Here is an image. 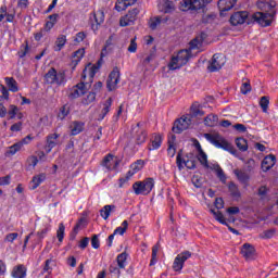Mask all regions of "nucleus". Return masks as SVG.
Instances as JSON below:
<instances>
[{
	"label": "nucleus",
	"instance_id": "nucleus-24",
	"mask_svg": "<svg viewBox=\"0 0 278 278\" xmlns=\"http://www.w3.org/2000/svg\"><path fill=\"white\" fill-rule=\"evenodd\" d=\"M11 277H13V278L27 277V267H25V265H23V264L14 266L11 271Z\"/></svg>",
	"mask_w": 278,
	"mask_h": 278
},
{
	"label": "nucleus",
	"instance_id": "nucleus-26",
	"mask_svg": "<svg viewBox=\"0 0 278 278\" xmlns=\"http://www.w3.org/2000/svg\"><path fill=\"white\" fill-rule=\"evenodd\" d=\"M86 55V49L79 48L72 54V66H77L84 60V56Z\"/></svg>",
	"mask_w": 278,
	"mask_h": 278
},
{
	"label": "nucleus",
	"instance_id": "nucleus-59",
	"mask_svg": "<svg viewBox=\"0 0 278 278\" xmlns=\"http://www.w3.org/2000/svg\"><path fill=\"white\" fill-rule=\"evenodd\" d=\"M251 92V83L245 81L241 85V94H249Z\"/></svg>",
	"mask_w": 278,
	"mask_h": 278
},
{
	"label": "nucleus",
	"instance_id": "nucleus-17",
	"mask_svg": "<svg viewBox=\"0 0 278 278\" xmlns=\"http://www.w3.org/2000/svg\"><path fill=\"white\" fill-rule=\"evenodd\" d=\"M238 3V0H218L217 8L220 16H227L229 10H233V7Z\"/></svg>",
	"mask_w": 278,
	"mask_h": 278
},
{
	"label": "nucleus",
	"instance_id": "nucleus-29",
	"mask_svg": "<svg viewBox=\"0 0 278 278\" xmlns=\"http://www.w3.org/2000/svg\"><path fill=\"white\" fill-rule=\"evenodd\" d=\"M100 70L97 68L96 65H92L91 67H86L84 71H83V74H81V79L83 81L86 79V77H89L90 80L94 79V75H97L99 73Z\"/></svg>",
	"mask_w": 278,
	"mask_h": 278
},
{
	"label": "nucleus",
	"instance_id": "nucleus-45",
	"mask_svg": "<svg viewBox=\"0 0 278 278\" xmlns=\"http://www.w3.org/2000/svg\"><path fill=\"white\" fill-rule=\"evenodd\" d=\"M64 236H66V226H64V223H60L56 230V238L59 242H64Z\"/></svg>",
	"mask_w": 278,
	"mask_h": 278
},
{
	"label": "nucleus",
	"instance_id": "nucleus-1",
	"mask_svg": "<svg viewBox=\"0 0 278 278\" xmlns=\"http://www.w3.org/2000/svg\"><path fill=\"white\" fill-rule=\"evenodd\" d=\"M205 140L213 144L216 149H223V151H227L228 153H231V155H236L237 151L236 148L232 147L227 139H225L220 134H204Z\"/></svg>",
	"mask_w": 278,
	"mask_h": 278
},
{
	"label": "nucleus",
	"instance_id": "nucleus-47",
	"mask_svg": "<svg viewBox=\"0 0 278 278\" xmlns=\"http://www.w3.org/2000/svg\"><path fill=\"white\" fill-rule=\"evenodd\" d=\"M51 231V225L46 224L41 230H38L36 236L39 238V240H45L47 238V233Z\"/></svg>",
	"mask_w": 278,
	"mask_h": 278
},
{
	"label": "nucleus",
	"instance_id": "nucleus-40",
	"mask_svg": "<svg viewBox=\"0 0 278 278\" xmlns=\"http://www.w3.org/2000/svg\"><path fill=\"white\" fill-rule=\"evenodd\" d=\"M84 123L83 122H73L72 129H71V135L72 136H79L81 131H84Z\"/></svg>",
	"mask_w": 278,
	"mask_h": 278
},
{
	"label": "nucleus",
	"instance_id": "nucleus-21",
	"mask_svg": "<svg viewBox=\"0 0 278 278\" xmlns=\"http://www.w3.org/2000/svg\"><path fill=\"white\" fill-rule=\"evenodd\" d=\"M275 164H277V156H275L274 154H268L263 159L261 163V168L263 173H268V170H270V168H273Z\"/></svg>",
	"mask_w": 278,
	"mask_h": 278
},
{
	"label": "nucleus",
	"instance_id": "nucleus-62",
	"mask_svg": "<svg viewBox=\"0 0 278 278\" xmlns=\"http://www.w3.org/2000/svg\"><path fill=\"white\" fill-rule=\"evenodd\" d=\"M215 207L216 210H223V207H225V200H223V198H216Z\"/></svg>",
	"mask_w": 278,
	"mask_h": 278
},
{
	"label": "nucleus",
	"instance_id": "nucleus-39",
	"mask_svg": "<svg viewBox=\"0 0 278 278\" xmlns=\"http://www.w3.org/2000/svg\"><path fill=\"white\" fill-rule=\"evenodd\" d=\"M21 149H23L22 143L16 142L9 147V150L5 151L4 155L5 157H12V155H16Z\"/></svg>",
	"mask_w": 278,
	"mask_h": 278
},
{
	"label": "nucleus",
	"instance_id": "nucleus-6",
	"mask_svg": "<svg viewBox=\"0 0 278 278\" xmlns=\"http://www.w3.org/2000/svg\"><path fill=\"white\" fill-rule=\"evenodd\" d=\"M134 138L136 140V144H144L147 142V138L149 134L144 128V123L139 122L136 126L132 127Z\"/></svg>",
	"mask_w": 278,
	"mask_h": 278
},
{
	"label": "nucleus",
	"instance_id": "nucleus-20",
	"mask_svg": "<svg viewBox=\"0 0 278 278\" xmlns=\"http://www.w3.org/2000/svg\"><path fill=\"white\" fill-rule=\"evenodd\" d=\"M58 138H60V135L58 132L50 134L46 137V146L45 151L47 154H49L55 147H58Z\"/></svg>",
	"mask_w": 278,
	"mask_h": 278
},
{
	"label": "nucleus",
	"instance_id": "nucleus-41",
	"mask_svg": "<svg viewBox=\"0 0 278 278\" xmlns=\"http://www.w3.org/2000/svg\"><path fill=\"white\" fill-rule=\"evenodd\" d=\"M68 114H71V104L66 103L59 110V114H58L59 121H64V118H66Z\"/></svg>",
	"mask_w": 278,
	"mask_h": 278
},
{
	"label": "nucleus",
	"instance_id": "nucleus-49",
	"mask_svg": "<svg viewBox=\"0 0 278 278\" xmlns=\"http://www.w3.org/2000/svg\"><path fill=\"white\" fill-rule=\"evenodd\" d=\"M198 160L204 168H210V163L207 162V154L204 151L199 152Z\"/></svg>",
	"mask_w": 278,
	"mask_h": 278
},
{
	"label": "nucleus",
	"instance_id": "nucleus-50",
	"mask_svg": "<svg viewBox=\"0 0 278 278\" xmlns=\"http://www.w3.org/2000/svg\"><path fill=\"white\" fill-rule=\"evenodd\" d=\"M162 21L163 20L160 16H155V17L150 18V22H149L150 29H152V30L157 29V25H162Z\"/></svg>",
	"mask_w": 278,
	"mask_h": 278
},
{
	"label": "nucleus",
	"instance_id": "nucleus-35",
	"mask_svg": "<svg viewBox=\"0 0 278 278\" xmlns=\"http://www.w3.org/2000/svg\"><path fill=\"white\" fill-rule=\"evenodd\" d=\"M205 127H216L218 125V115L216 114H208L204 118Z\"/></svg>",
	"mask_w": 278,
	"mask_h": 278
},
{
	"label": "nucleus",
	"instance_id": "nucleus-15",
	"mask_svg": "<svg viewBox=\"0 0 278 278\" xmlns=\"http://www.w3.org/2000/svg\"><path fill=\"white\" fill-rule=\"evenodd\" d=\"M249 18V13L247 11H237L230 16V25L238 27V25H244Z\"/></svg>",
	"mask_w": 278,
	"mask_h": 278
},
{
	"label": "nucleus",
	"instance_id": "nucleus-8",
	"mask_svg": "<svg viewBox=\"0 0 278 278\" xmlns=\"http://www.w3.org/2000/svg\"><path fill=\"white\" fill-rule=\"evenodd\" d=\"M86 92H88V83L80 81L70 89V93L67 94V97L71 101H75V99L84 97Z\"/></svg>",
	"mask_w": 278,
	"mask_h": 278
},
{
	"label": "nucleus",
	"instance_id": "nucleus-16",
	"mask_svg": "<svg viewBox=\"0 0 278 278\" xmlns=\"http://www.w3.org/2000/svg\"><path fill=\"white\" fill-rule=\"evenodd\" d=\"M176 164L179 170H184L185 166L189 170H194V168H197V162L190 159L186 161L184 157H181V152H179L176 156Z\"/></svg>",
	"mask_w": 278,
	"mask_h": 278
},
{
	"label": "nucleus",
	"instance_id": "nucleus-28",
	"mask_svg": "<svg viewBox=\"0 0 278 278\" xmlns=\"http://www.w3.org/2000/svg\"><path fill=\"white\" fill-rule=\"evenodd\" d=\"M211 169L216 173V177L219 179L220 182H223L224 185L227 184V175L225 174V170H223V167H220L219 164H214Z\"/></svg>",
	"mask_w": 278,
	"mask_h": 278
},
{
	"label": "nucleus",
	"instance_id": "nucleus-3",
	"mask_svg": "<svg viewBox=\"0 0 278 278\" xmlns=\"http://www.w3.org/2000/svg\"><path fill=\"white\" fill-rule=\"evenodd\" d=\"M153 188H155V179L152 177L136 181L132 185V190L137 197H140V194L148 197V194H151Z\"/></svg>",
	"mask_w": 278,
	"mask_h": 278
},
{
	"label": "nucleus",
	"instance_id": "nucleus-23",
	"mask_svg": "<svg viewBox=\"0 0 278 278\" xmlns=\"http://www.w3.org/2000/svg\"><path fill=\"white\" fill-rule=\"evenodd\" d=\"M127 260H129V253H127V251H124L117 254L115 262H116V265L119 266L122 270H125V268H127V265L129 264Z\"/></svg>",
	"mask_w": 278,
	"mask_h": 278
},
{
	"label": "nucleus",
	"instance_id": "nucleus-44",
	"mask_svg": "<svg viewBox=\"0 0 278 278\" xmlns=\"http://www.w3.org/2000/svg\"><path fill=\"white\" fill-rule=\"evenodd\" d=\"M121 270H123L119 265H117L116 263H112L110 266H109V273L113 276V277H116V278H121Z\"/></svg>",
	"mask_w": 278,
	"mask_h": 278
},
{
	"label": "nucleus",
	"instance_id": "nucleus-64",
	"mask_svg": "<svg viewBox=\"0 0 278 278\" xmlns=\"http://www.w3.org/2000/svg\"><path fill=\"white\" fill-rule=\"evenodd\" d=\"M11 131H22L23 129V122H17L11 126Z\"/></svg>",
	"mask_w": 278,
	"mask_h": 278
},
{
	"label": "nucleus",
	"instance_id": "nucleus-52",
	"mask_svg": "<svg viewBox=\"0 0 278 278\" xmlns=\"http://www.w3.org/2000/svg\"><path fill=\"white\" fill-rule=\"evenodd\" d=\"M201 45H203V39H199V37L193 38L190 42H189V51H192L194 49H199V47H201Z\"/></svg>",
	"mask_w": 278,
	"mask_h": 278
},
{
	"label": "nucleus",
	"instance_id": "nucleus-31",
	"mask_svg": "<svg viewBox=\"0 0 278 278\" xmlns=\"http://www.w3.org/2000/svg\"><path fill=\"white\" fill-rule=\"evenodd\" d=\"M210 212L211 214H213L217 223H219L220 225H225L226 227H229V223H227V219H225V215H223V212L216 211L214 208H211Z\"/></svg>",
	"mask_w": 278,
	"mask_h": 278
},
{
	"label": "nucleus",
	"instance_id": "nucleus-56",
	"mask_svg": "<svg viewBox=\"0 0 278 278\" xmlns=\"http://www.w3.org/2000/svg\"><path fill=\"white\" fill-rule=\"evenodd\" d=\"M92 249H99L101 247V241L99 240V235H93L91 237Z\"/></svg>",
	"mask_w": 278,
	"mask_h": 278
},
{
	"label": "nucleus",
	"instance_id": "nucleus-34",
	"mask_svg": "<svg viewBox=\"0 0 278 278\" xmlns=\"http://www.w3.org/2000/svg\"><path fill=\"white\" fill-rule=\"evenodd\" d=\"M112 210H116V205H113V204L104 205L100 210L101 218H103L104 220H108L110 218V214H112Z\"/></svg>",
	"mask_w": 278,
	"mask_h": 278
},
{
	"label": "nucleus",
	"instance_id": "nucleus-18",
	"mask_svg": "<svg viewBox=\"0 0 278 278\" xmlns=\"http://www.w3.org/2000/svg\"><path fill=\"white\" fill-rule=\"evenodd\" d=\"M240 254L247 262L255 260V247L251 243H244L240 249Z\"/></svg>",
	"mask_w": 278,
	"mask_h": 278
},
{
	"label": "nucleus",
	"instance_id": "nucleus-63",
	"mask_svg": "<svg viewBox=\"0 0 278 278\" xmlns=\"http://www.w3.org/2000/svg\"><path fill=\"white\" fill-rule=\"evenodd\" d=\"M11 179L10 176L0 177V186H10Z\"/></svg>",
	"mask_w": 278,
	"mask_h": 278
},
{
	"label": "nucleus",
	"instance_id": "nucleus-19",
	"mask_svg": "<svg viewBox=\"0 0 278 278\" xmlns=\"http://www.w3.org/2000/svg\"><path fill=\"white\" fill-rule=\"evenodd\" d=\"M162 142H164V137L160 132L152 134L150 143L148 144V151H157L162 147Z\"/></svg>",
	"mask_w": 278,
	"mask_h": 278
},
{
	"label": "nucleus",
	"instance_id": "nucleus-12",
	"mask_svg": "<svg viewBox=\"0 0 278 278\" xmlns=\"http://www.w3.org/2000/svg\"><path fill=\"white\" fill-rule=\"evenodd\" d=\"M223 66H225V56H223L220 53H216L208 62L207 70L210 73H218Z\"/></svg>",
	"mask_w": 278,
	"mask_h": 278
},
{
	"label": "nucleus",
	"instance_id": "nucleus-25",
	"mask_svg": "<svg viewBox=\"0 0 278 278\" xmlns=\"http://www.w3.org/2000/svg\"><path fill=\"white\" fill-rule=\"evenodd\" d=\"M114 100L112 98H109L103 102V108L101 110V113L99 114L98 121H103L108 114H110V110H112V103Z\"/></svg>",
	"mask_w": 278,
	"mask_h": 278
},
{
	"label": "nucleus",
	"instance_id": "nucleus-10",
	"mask_svg": "<svg viewBox=\"0 0 278 278\" xmlns=\"http://www.w3.org/2000/svg\"><path fill=\"white\" fill-rule=\"evenodd\" d=\"M274 16L275 13L256 12L252 17L261 27H270Z\"/></svg>",
	"mask_w": 278,
	"mask_h": 278
},
{
	"label": "nucleus",
	"instance_id": "nucleus-4",
	"mask_svg": "<svg viewBox=\"0 0 278 278\" xmlns=\"http://www.w3.org/2000/svg\"><path fill=\"white\" fill-rule=\"evenodd\" d=\"M46 84L50 86H64L66 84V72L51 67L45 75Z\"/></svg>",
	"mask_w": 278,
	"mask_h": 278
},
{
	"label": "nucleus",
	"instance_id": "nucleus-46",
	"mask_svg": "<svg viewBox=\"0 0 278 278\" xmlns=\"http://www.w3.org/2000/svg\"><path fill=\"white\" fill-rule=\"evenodd\" d=\"M97 101V92L90 91L84 99L83 105H90V103H94Z\"/></svg>",
	"mask_w": 278,
	"mask_h": 278
},
{
	"label": "nucleus",
	"instance_id": "nucleus-9",
	"mask_svg": "<svg viewBox=\"0 0 278 278\" xmlns=\"http://www.w3.org/2000/svg\"><path fill=\"white\" fill-rule=\"evenodd\" d=\"M190 257H192V252L190 251H184L177 254L173 263V270L175 273H180V270H184V264H186Z\"/></svg>",
	"mask_w": 278,
	"mask_h": 278
},
{
	"label": "nucleus",
	"instance_id": "nucleus-51",
	"mask_svg": "<svg viewBox=\"0 0 278 278\" xmlns=\"http://www.w3.org/2000/svg\"><path fill=\"white\" fill-rule=\"evenodd\" d=\"M27 53H29V43L25 41V43H23L20 47V51L17 52V55L20 59H23L25 58V55H27Z\"/></svg>",
	"mask_w": 278,
	"mask_h": 278
},
{
	"label": "nucleus",
	"instance_id": "nucleus-36",
	"mask_svg": "<svg viewBox=\"0 0 278 278\" xmlns=\"http://www.w3.org/2000/svg\"><path fill=\"white\" fill-rule=\"evenodd\" d=\"M66 42H67L66 35H60L55 40L54 51L59 52L63 50L64 47H66Z\"/></svg>",
	"mask_w": 278,
	"mask_h": 278
},
{
	"label": "nucleus",
	"instance_id": "nucleus-11",
	"mask_svg": "<svg viewBox=\"0 0 278 278\" xmlns=\"http://www.w3.org/2000/svg\"><path fill=\"white\" fill-rule=\"evenodd\" d=\"M138 14H140V9L134 8L129 10L126 15L121 17L119 20L121 27H129V25H134V23L138 21Z\"/></svg>",
	"mask_w": 278,
	"mask_h": 278
},
{
	"label": "nucleus",
	"instance_id": "nucleus-27",
	"mask_svg": "<svg viewBox=\"0 0 278 278\" xmlns=\"http://www.w3.org/2000/svg\"><path fill=\"white\" fill-rule=\"evenodd\" d=\"M257 9L262 10L264 13H275V4L270 1L260 0L257 2Z\"/></svg>",
	"mask_w": 278,
	"mask_h": 278
},
{
	"label": "nucleus",
	"instance_id": "nucleus-30",
	"mask_svg": "<svg viewBox=\"0 0 278 278\" xmlns=\"http://www.w3.org/2000/svg\"><path fill=\"white\" fill-rule=\"evenodd\" d=\"M112 160H114V155L106 154L102 161V166H104V168H106L108 170L116 169V167L118 166V161H116L114 166H112V164H110V162H112Z\"/></svg>",
	"mask_w": 278,
	"mask_h": 278
},
{
	"label": "nucleus",
	"instance_id": "nucleus-60",
	"mask_svg": "<svg viewBox=\"0 0 278 278\" xmlns=\"http://www.w3.org/2000/svg\"><path fill=\"white\" fill-rule=\"evenodd\" d=\"M138 51V43H136V37L130 40V45L128 47L129 53H136Z\"/></svg>",
	"mask_w": 278,
	"mask_h": 278
},
{
	"label": "nucleus",
	"instance_id": "nucleus-55",
	"mask_svg": "<svg viewBox=\"0 0 278 278\" xmlns=\"http://www.w3.org/2000/svg\"><path fill=\"white\" fill-rule=\"evenodd\" d=\"M157 264V247L152 248V256L150 261V266H155Z\"/></svg>",
	"mask_w": 278,
	"mask_h": 278
},
{
	"label": "nucleus",
	"instance_id": "nucleus-42",
	"mask_svg": "<svg viewBox=\"0 0 278 278\" xmlns=\"http://www.w3.org/2000/svg\"><path fill=\"white\" fill-rule=\"evenodd\" d=\"M237 149L239 151H249V141L242 137L236 139Z\"/></svg>",
	"mask_w": 278,
	"mask_h": 278
},
{
	"label": "nucleus",
	"instance_id": "nucleus-5",
	"mask_svg": "<svg viewBox=\"0 0 278 278\" xmlns=\"http://www.w3.org/2000/svg\"><path fill=\"white\" fill-rule=\"evenodd\" d=\"M213 0H182L180 2L181 8L185 12H205L207 5L212 3Z\"/></svg>",
	"mask_w": 278,
	"mask_h": 278
},
{
	"label": "nucleus",
	"instance_id": "nucleus-38",
	"mask_svg": "<svg viewBox=\"0 0 278 278\" xmlns=\"http://www.w3.org/2000/svg\"><path fill=\"white\" fill-rule=\"evenodd\" d=\"M4 81L10 90V92H18V83L14 77H5Z\"/></svg>",
	"mask_w": 278,
	"mask_h": 278
},
{
	"label": "nucleus",
	"instance_id": "nucleus-58",
	"mask_svg": "<svg viewBox=\"0 0 278 278\" xmlns=\"http://www.w3.org/2000/svg\"><path fill=\"white\" fill-rule=\"evenodd\" d=\"M18 112V106L12 104L10 105V110H9V116H10V119H14L16 118V113Z\"/></svg>",
	"mask_w": 278,
	"mask_h": 278
},
{
	"label": "nucleus",
	"instance_id": "nucleus-32",
	"mask_svg": "<svg viewBox=\"0 0 278 278\" xmlns=\"http://www.w3.org/2000/svg\"><path fill=\"white\" fill-rule=\"evenodd\" d=\"M47 179V174H39L37 176H34L31 179V187L30 190H36L40 186V184L45 182Z\"/></svg>",
	"mask_w": 278,
	"mask_h": 278
},
{
	"label": "nucleus",
	"instance_id": "nucleus-48",
	"mask_svg": "<svg viewBox=\"0 0 278 278\" xmlns=\"http://www.w3.org/2000/svg\"><path fill=\"white\" fill-rule=\"evenodd\" d=\"M275 236H277V229L271 228L264 230L263 233L261 235V238L263 240H270V238H275Z\"/></svg>",
	"mask_w": 278,
	"mask_h": 278
},
{
	"label": "nucleus",
	"instance_id": "nucleus-43",
	"mask_svg": "<svg viewBox=\"0 0 278 278\" xmlns=\"http://www.w3.org/2000/svg\"><path fill=\"white\" fill-rule=\"evenodd\" d=\"M127 229H129V222H127V219H125L122 223V226L115 228V230L113 231V233L115 236H125V232L127 231Z\"/></svg>",
	"mask_w": 278,
	"mask_h": 278
},
{
	"label": "nucleus",
	"instance_id": "nucleus-2",
	"mask_svg": "<svg viewBox=\"0 0 278 278\" xmlns=\"http://www.w3.org/2000/svg\"><path fill=\"white\" fill-rule=\"evenodd\" d=\"M192 58V51L188 49L179 50L176 56H172L170 62L168 63L169 71H177L181 66H186Z\"/></svg>",
	"mask_w": 278,
	"mask_h": 278
},
{
	"label": "nucleus",
	"instance_id": "nucleus-57",
	"mask_svg": "<svg viewBox=\"0 0 278 278\" xmlns=\"http://www.w3.org/2000/svg\"><path fill=\"white\" fill-rule=\"evenodd\" d=\"M87 36L88 35L86 33L79 31L76 34V37L74 38V42L79 45V42H84V40H86Z\"/></svg>",
	"mask_w": 278,
	"mask_h": 278
},
{
	"label": "nucleus",
	"instance_id": "nucleus-14",
	"mask_svg": "<svg viewBox=\"0 0 278 278\" xmlns=\"http://www.w3.org/2000/svg\"><path fill=\"white\" fill-rule=\"evenodd\" d=\"M89 21L91 23V29H93V31H96V29H99V25H101L105 21V12L103 11V9L90 13Z\"/></svg>",
	"mask_w": 278,
	"mask_h": 278
},
{
	"label": "nucleus",
	"instance_id": "nucleus-54",
	"mask_svg": "<svg viewBox=\"0 0 278 278\" xmlns=\"http://www.w3.org/2000/svg\"><path fill=\"white\" fill-rule=\"evenodd\" d=\"M127 4L125 2V0H117L115 3V10L116 12H125V10H127Z\"/></svg>",
	"mask_w": 278,
	"mask_h": 278
},
{
	"label": "nucleus",
	"instance_id": "nucleus-13",
	"mask_svg": "<svg viewBox=\"0 0 278 278\" xmlns=\"http://www.w3.org/2000/svg\"><path fill=\"white\" fill-rule=\"evenodd\" d=\"M119 81H121V71L118 70V67H114L109 75V79L106 80V88L109 92H112V90H116Z\"/></svg>",
	"mask_w": 278,
	"mask_h": 278
},
{
	"label": "nucleus",
	"instance_id": "nucleus-33",
	"mask_svg": "<svg viewBox=\"0 0 278 278\" xmlns=\"http://www.w3.org/2000/svg\"><path fill=\"white\" fill-rule=\"evenodd\" d=\"M160 10L164 14H172V12H175V3L170 0H165L163 4H161Z\"/></svg>",
	"mask_w": 278,
	"mask_h": 278
},
{
	"label": "nucleus",
	"instance_id": "nucleus-37",
	"mask_svg": "<svg viewBox=\"0 0 278 278\" xmlns=\"http://www.w3.org/2000/svg\"><path fill=\"white\" fill-rule=\"evenodd\" d=\"M228 190L232 199H240V197H242V194L240 193V189L238 188V185H236V182L233 181H230L228 184Z\"/></svg>",
	"mask_w": 278,
	"mask_h": 278
},
{
	"label": "nucleus",
	"instance_id": "nucleus-53",
	"mask_svg": "<svg viewBox=\"0 0 278 278\" xmlns=\"http://www.w3.org/2000/svg\"><path fill=\"white\" fill-rule=\"evenodd\" d=\"M260 105L263 110V112H268V105H270V100L268 99V97L264 96L261 98V101H260Z\"/></svg>",
	"mask_w": 278,
	"mask_h": 278
},
{
	"label": "nucleus",
	"instance_id": "nucleus-22",
	"mask_svg": "<svg viewBox=\"0 0 278 278\" xmlns=\"http://www.w3.org/2000/svg\"><path fill=\"white\" fill-rule=\"evenodd\" d=\"M233 175L244 188H249V181H251V175H249V173L242 169H233Z\"/></svg>",
	"mask_w": 278,
	"mask_h": 278
},
{
	"label": "nucleus",
	"instance_id": "nucleus-61",
	"mask_svg": "<svg viewBox=\"0 0 278 278\" xmlns=\"http://www.w3.org/2000/svg\"><path fill=\"white\" fill-rule=\"evenodd\" d=\"M88 244H90V238L85 237L79 241L78 247L81 249V251H84L88 248Z\"/></svg>",
	"mask_w": 278,
	"mask_h": 278
},
{
	"label": "nucleus",
	"instance_id": "nucleus-7",
	"mask_svg": "<svg viewBox=\"0 0 278 278\" xmlns=\"http://www.w3.org/2000/svg\"><path fill=\"white\" fill-rule=\"evenodd\" d=\"M190 125H192V118L189 115H184L174 122L172 131L174 134H182L186 129L190 128Z\"/></svg>",
	"mask_w": 278,
	"mask_h": 278
}]
</instances>
